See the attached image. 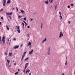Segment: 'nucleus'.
Listing matches in <instances>:
<instances>
[{
	"mask_svg": "<svg viewBox=\"0 0 75 75\" xmlns=\"http://www.w3.org/2000/svg\"><path fill=\"white\" fill-rule=\"evenodd\" d=\"M26 53H27V52L26 51L24 53V54L23 55L22 57V59H21V61H23V59H24V57H25V54Z\"/></svg>",
	"mask_w": 75,
	"mask_h": 75,
	"instance_id": "obj_1",
	"label": "nucleus"
},
{
	"mask_svg": "<svg viewBox=\"0 0 75 75\" xmlns=\"http://www.w3.org/2000/svg\"><path fill=\"white\" fill-rule=\"evenodd\" d=\"M5 37L3 36L2 38V41L3 42V44H4L5 43Z\"/></svg>",
	"mask_w": 75,
	"mask_h": 75,
	"instance_id": "obj_2",
	"label": "nucleus"
},
{
	"mask_svg": "<svg viewBox=\"0 0 75 75\" xmlns=\"http://www.w3.org/2000/svg\"><path fill=\"white\" fill-rule=\"evenodd\" d=\"M6 14L7 15V16H11V15H12V14H13V13L12 12H11V13H6Z\"/></svg>",
	"mask_w": 75,
	"mask_h": 75,
	"instance_id": "obj_3",
	"label": "nucleus"
},
{
	"mask_svg": "<svg viewBox=\"0 0 75 75\" xmlns=\"http://www.w3.org/2000/svg\"><path fill=\"white\" fill-rule=\"evenodd\" d=\"M62 36H63V34H62V32H60V34L59 35V38H61Z\"/></svg>",
	"mask_w": 75,
	"mask_h": 75,
	"instance_id": "obj_4",
	"label": "nucleus"
},
{
	"mask_svg": "<svg viewBox=\"0 0 75 75\" xmlns=\"http://www.w3.org/2000/svg\"><path fill=\"white\" fill-rule=\"evenodd\" d=\"M3 6H4L6 5V0H3Z\"/></svg>",
	"mask_w": 75,
	"mask_h": 75,
	"instance_id": "obj_5",
	"label": "nucleus"
},
{
	"mask_svg": "<svg viewBox=\"0 0 75 75\" xmlns=\"http://www.w3.org/2000/svg\"><path fill=\"white\" fill-rule=\"evenodd\" d=\"M28 65V63H27L25 65V69L27 68V65Z\"/></svg>",
	"mask_w": 75,
	"mask_h": 75,
	"instance_id": "obj_6",
	"label": "nucleus"
},
{
	"mask_svg": "<svg viewBox=\"0 0 75 75\" xmlns=\"http://www.w3.org/2000/svg\"><path fill=\"white\" fill-rule=\"evenodd\" d=\"M19 47V45L18 46L16 45L14 47V49H17V48H18Z\"/></svg>",
	"mask_w": 75,
	"mask_h": 75,
	"instance_id": "obj_7",
	"label": "nucleus"
},
{
	"mask_svg": "<svg viewBox=\"0 0 75 75\" xmlns=\"http://www.w3.org/2000/svg\"><path fill=\"white\" fill-rule=\"evenodd\" d=\"M6 29L8 31V30H10V28H8V25H6Z\"/></svg>",
	"mask_w": 75,
	"mask_h": 75,
	"instance_id": "obj_8",
	"label": "nucleus"
},
{
	"mask_svg": "<svg viewBox=\"0 0 75 75\" xmlns=\"http://www.w3.org/2000/svg\"><path fill=\"white\" fill-rule=\"evenodd\" d=\"M9 56H11V57H12L13 56V53L12 52H11V53H9Z\"/></svg>",
	"mask_w": 75,
	"mask_h": 75,
	"instance_id": "obj_9",
	"label": "nucleus"
},
{
	"mask_svg": "<svg viewBox=\"0 0 75 75\" xmlns=\"http://www.w3.org/2000/svg\"><path fill=\"white\" fill-rule=\"evenodd\" d=\"M34 51V50H32L31 52H29V54H30V55H31L32 54V53Z\"/></svg>",
	"mask_w": 75,
	"mask_h": 75,
	"instance_id": "obj_10",
	"label": "nucleus"
},
{
	"mask_svg": "<svg viewBox=\"0 0 75 75\" xmlns=\"http://www.w3.org/2000/svg\"><path fill=\"white\" fill-rule=\"evenodd\" d=\"M47 41V38H45L44 40H43L42 41V43H44L45 41Z\"/></svg>",
	"mask_w": 75,
	"mask_h": 75,
	"instance_id": "obj_11",
	"label": "nucleus"
},
{
	"mask_svg": "<svg viewBox=\"0 0 75 75\" xmlns=\"http://www.w3.org/2000/svg\"><path fill=\"white\" fill-rule=\"evenodd\" d=\"M11 3V1H10V0H8L7 1V4H9V3Z\"/></svg>",
	"mask_w": 75,
	"mask_h": 75,
	"instance_id": "obj_12",
	"label": "nucleus"
},
{
	"mask_svg": "<svg viewBox=\"0 0 75 75\" xmlns=\"http://www.w3.org/2000/svg\"><path fill=\"white\" fill-rule=\"evenodd\" d=\"M31 45V42H29L28 43V46H30Z\"/></svg>",
	"mask_w": 75,
	"mask_h": 75,
	"instance_id": "obj_13",
	"label": "nucleus"
},
{
	"mask_svg": "<svg viewBox=\"0 0 75 75\" xmlns=\"http://www.w3.org/2000/svg\"><path fill=\"white\" fill-rule=\"evenodd\" d=\"M21 13H25V11H24L21 10Z\"/></svg>",
	"mask_w": 75,
	"mask_h": 75,
	"instance_id": "obj_14",
	"label": "nucleus"
},
{
	"mask_svg": "<svg viewBox=\"0 0 75 75\" xmlns=\"http://www.w3.org/2000/svg\"><path fill=\"white\" fill-rule=\"evenodd\" d=\"M28 59H29L28 57H27V58L25 59V60H24L25 61H27V60H28Z\"/></svg>",
	"mask_w": 75,
	"mask_h": 75,
	"instance_id": "obj_15",
	"label": "nucleus"
},
{
	"mask_svg": "<svg viewBox=\"0 0 75 75\" xmlns=\"http://www.w3.org/2000/svg\"><path fill=\"white\" fill-rule=\"evenodd\" d=\"M16 27L17 28V29H18V30L20 29V26H16Z\"/></svg>",
	"mask_w": 75,
	"mask_h": 75,
	"instance_id": "obj_16",
	"label": "nucleus"
},
{
	"mask_svg": "<svg viewBox=\"0 0 75 75\" xmlns=\"http://www.w3.org/2000/svg\"><path fill=\"white\" fill-rule=\"evenodd\" d=\"M30 70H28V71H26V74H27V72H30Z\"/></svg>",
	"mask_w": 75,
	"mask_h": 75,
	"instance_id": "obj_17",
	"label": "nucleus"
},
{
	"mask_svg": "<svg viewBox=\"0 0 75 75\" xmlns=\"http://www.w3.org/2000/svg\"><path fill=\"white\" fill-rule=\"evenodd\" d=\"M17 31L18 32V33H20V29L17 30Z\"/></svg>",
	"mask_w": 75,
	"mask_h": 75,
	"instance_id": "obj_18",
	"label": "nucleus"
},
{
	"mask_svg": "<svg viewBox=\"0 0 75 75\" xmlns=\"http://www.w3.org/2000/svg\"><path fill=\"white\" fill-rule=\"evenodd\" d=\"M7 61L8 62V64H9L10 63V60H8L7 59Z\"/></svg>",
	"mask_w": 75,
	"mask_h": 75,
	"instance_id": "obj_19",
	"label": "nucleus"
},
{
	"mask_svg": "<svg viewBox=\"0 0 75 75\" xmlns=\"http://www.w3.org/2000/svg\"><path fill=\"white\" fill-rule=\"evenodd\" d=\"M45 3H46V4H48V1H46L45 2Z\"/></svg>",
	"mask_w": 75,
	"mask_h": 75,
	"instance_id": "obj_20",
	"label": "nucleus"
},
{
	"mask_svg": "<svg viewBox=\"0 0 75 75\" xmlns=\"http://www.w3.org/2000/svg\"><path fill=\"white\" fill-rule=\"evenodd\" d=\"M41 28L42 29V23H41Z\"/></svg>",
	"mask_w": 75,
	"mask_h": 75,
	"instance_id": "obj_21",
	"label": "nucleus"
},
{
	"mask_svg": "<svg viewBox=\"0 0 75 75\" xmlns=\"http://www.w3.org/2000/svg\"><path fill=\"white\" fill-rule=\"evenodd\" d=\"M18 74V72H17L15 73V75H17V74Z\"/></svg>",
	"mask_w": 75,
	"mask_h": 75,
	"instance_id": "obj_22",
	"label": "nucleus"
},
{
	"mask_svg": "<svg viewBox=\"0 0 75 75\" xmlns=\"http://www.w3.org/2000/svg\"><path fill=\"white\" fill-rule=\"evenodd\" d=\"M57 5H56L55 6V10H57Z\"/></svg>",
	"mask_w": 75,
	"mask_h": 75,
	"instance_id": "obj_23",
	"label": "nucleus"
},
{
	"mask_svg": "<svg viewBox=\"0 0 75 75\" xmlns=\"http://www.w3.org/2000/svg\"><path fill=\"white\" fill-rule=\"evenodd\" d=\"M22 24L23 25V26L24 27V23L23 22L22 23Z\"/></svg>",
	"mask_w": 75,
	"mask_h": 75,
	"instance_id": "obj_24",
	"label": "nucleus"
},
{
	"mask_svg": "<svg viewBox=\"0 0 75 75\" xmlns=\"http://www.w3.org/2000/svg\"><path fill=\"white\" fill-rule=\"evenodd\" d=\"M24 20H25V21H26V18H23Z\"/></svg>",
	"mask_w": 75,
	"mask_h": 75,
	"instance_id": "obj_25",
	"label": "nucleus"
},
{
	"mask_svg": "<svg viewBox=\"0 0 75 75\" xmlns=\"http://www.w3.org/2000/svg\"><path fill=\"white\" fill-rule=\"evenodd\" d=\"M8 17L9 18H10V19H11V18H12L11 17V16H8Z\"/></svg>",
	"mask_w": 75,
	"mask_h": 75,
	"instance_id": "obj_26",
	"label": "nucleus"
},
{
	"mask_svg": "<svg viewBox=\"0 0 75 75\" xmlns=\"http://www.w3.org/2000/svg\"><path fill=\"white\" fill-rule=\"evenodd\" d=\"M60 17L61 19L62 18V16H61V15H60Z\"/></svg>",
	"mask_w": 75,
	"mask_h": 75,
	"instance_id": "obj_27",
	"label": "nucleus"
},
{
	"mask_svg": "<svg viewBox=\"0 0 75 75\" xmlns=\"http://www.w3.org/2000/svg\"><path fill=\"white\" fill-rule=\"evenodd\" d=\"M4 54H5V55H7V53H6V52H4Z\"/></svg>",
	"mask_w": 75,
	"mask_h": 75,
	"instance_id": "obj_28",
	"label": "nucleus"
},
{
	"mask_svg": "<svg viewBox=\"0 0 75 75\" xmlns=\"http://www.w3.org/2000/svg\"><path fill=\"white\" fill-rule=\"evenodd\" d=\"M3 8H1V10H0V12H1V11H3Z\"/></svg>",
	"mask_w": 75,
	"mask_h": 75,
	"instance_id": "obj_29",
	"label": "nucleus"
},
{
	"mask_svg": "<svg viewBox=\"0 0 75 75\" xmlns=\"http://www.w3.org/2000/svg\"><path fill=\"white\" fill-rule=\"evenodd\" d=\"M70 5L71 6H74L73 4H70Z\"/></svg>",
	"mask_w": 75,
	"mask_h": 75,
	"instance_id": "obj_30",
	"label": "nucleus"
},
{
	"mask_svg": "<svg viewBox=\"0 0 75 75\" xmlns=\"http://www.w3.org/2000/svg\"><path fill=\"white\" fill-rule=\"evenodd\" d=\"M67 61H66V63H65V65H67Z\"/></svg>",
	"mask_w": 75,
	"mask_h": 75,
	"instance_id": "obj_31",
	"label": "nucleus"
},
{
	"mask_svg": "<svg viewBox=\"0 0 75 75\" xmlns=\"http://www.w3.org/2000/svg\"><path fill=\"white\" fill-rule=\"evenodd\" d=\"M18 17V18H21L22 17V16H19Z\"/></svg>",
	"mask_w": 75,
	"mask_h": 75,
	"instance_id": "obj_32",
	"label": "nucleus"
},
{
	"mask_svg": "<svg viewBox=\"0 0 75 75\" xmlns=\"http://www.w3.org/2000/svg\"><path fill=\"white\" fill-rule=\"evenodd\" d=\"M1 37L0 36V41H1Z\"/></svg>",
	"mask_w": 75,
	"mask_h": 75,
	"instance_id": "obj_33",
	"label": "nucleus"
},
{
	"mask_svg": "<svg viewBox=\"0 0 75 75\" xmlns=\"http://www.w3.org/2000/svg\"><path fill=\"white\" fill-rule=\"evenodd\" d=\"M27 28H30V26H29V25H28Z\"/></svg>",
	"mask_w": 75,
	"mask_h": 75,
	"instance_id": "obj_34",
	"label": "nucleus"
},
{
	"mask_svg": "<svg viewBox=\"0 0 75 75\" xmlns=\"http://www.w3.org/2000/svg\"><path fill=\"white\" fill-rule=\"evenodd\" d=\"M13 40H14V41H16V38H14L13 39Z\"/></svg>",
	"mask_w": 75,
	"mask_h": 75,
	"instance_id": "obj_35",
	"label": "nucleus"
},
{
	"mask_svg": "<svg viewBox=\"0 0 75 75\" xmlns=\"http://www.w3.org/2000/svg\"><path fill=\"white\" fill-rule=\"evenodd\" d=\"M59 15L61 16V12L60 11H59Z\"/></svg>",
	"mask_w": 75,
	"mask_h": 75,
	"instance_id": "obj_36",
	"label": "nucleus"
},
{
	"mask_svg": "<svg viewBox=\"0 0 75 75\" xmlns=\"http://www.w3.org/2000/svg\"><path fill=\"white\" fill-rule=\"evenodd\" d=\"M68 23L69 24H70L71 23V22L70 21H69Z\"/></svg>",
	"mask_w": 75,
	"mask_h": 75,
	"instance_id": "obj_37",
	"label": "nucleus"
},
{
	"mask_svg": "<svg viewBox=\"0 0 75 75\" xmlns=\"http://www.w3.org/2000/svg\"><path fill=\"white\" fill-rule=\"evenodd\" d=\"M68 8H70V6H68Z\"/></svg>",
	"mask_w": 75,
	"mask_h": 75,
	"instance_id": "obj_38",
	"label": "nucleus"
},
{
	"mask_svg": "<svg viewBox=\"0 0 75 75\" xmlns=\"http://www.w3.org/2000/svg\"><path fill=\"white\" fill-rule=\"evenodd\" d=\"M52 1H53V0H52L50 1V3H52Z\"/></svg>",
	"mask_w": 75,
	"mask_h": 75,
	"instance_id": "obj_39",
	"label": "nucleus"
},
{
	"mask_svg": "<svg viewBox=\"0 0 75 75\" xmlns=\"http://www.w3.org/2000/svg\"><path fill=\"white\" fill-rule=\"evenodd\" d=\"M16 8L17 9V11H18V9L17 8V7H16Z\"/></svg>",
	"mask_w": 75,
	"mask_h": 75,
	"instance_id": "obj_40",
	"label": "nucleus"
},
{
	"mask_svg": "<svg viewBox=\"0 0 75 75\" xmlns=\"http://www.w3.org/2000/svg\"><path fill=\"white\" fill-rule=\"evenodd\" d=\"M1 19H2V20H3V17H1Z\"/></svg>",
	"mask_w": 75,
	"mask_h": 75,
	"instance_id": "obj_41",
	"label": "nucleus"
},
{
	"mask_svg": "<svg viewBox=\"0 0 75 75\" xmlns=\"http://www.w3.org/2000/svg\"><path fill=\"white\" fill-rule=\"evenodd\" d=\"M9 41H10V40H9V39H8V42H9Z\"/></svg>",
	"mask_w": 75,
	"mask_h": 75,
	"instance_id": "obj_42",
	"label": "nucleus"
},
{
	"mask_svg": "<svg viewBox=\"0 0 75 75\" xmlns=\"http://www.w3.org/2000/svg\"><path fill=\"white\" fill-rule=\"evenodd\" d=\"M25 69H24V71H23V72H25Z\"/></svg>",
	"mask_w": 75,
	"mask_h": 75,
	"instance_id": "obj_43",
	"label": "nucleus"
},
{
	"mask_svg": "<svg viewBox=\"0 0 75 75\" xmlns=\"http://www.w3.org/2000/svg\"><path fill=\"white\" fill-rule=\"evenodd\" d=\"M1 22H0V25H1Z\"/></svg>",
	"mask_w": 75,
	"mask_h": 75,
	"instance_id": "obj_44",
	"label": "nucleus"
},
{
	"mask_svg": "<svg viewBox=\"0 0 75 75\" xmlns=\"http://www.w3.org/2000/svg\"><path fill=\"white\" fill-rule=\"evenodd\" d=\"M25 24V26H27V23H26V24Z\"/></svg>",
	"mask_w": 75,
	"mask_h": 75,
	"instance_id": "obj_45",
	"label": "nucleus"
},
{
	"mask_svg": "<svg viewBox=\"0 0 75 75\" xmlns=\"http://www.w3.org/2000/svg\"><path fill=\"white\" fill-rule=\"evenodd\" d=\"M31 72H30L29 74V75H31Z\"/></svg>",
	"mask_w": 75,
	"mask_h": 75,
	"instance_id": "obj_46",
	"label": "nucleus"
},
{
	"mask_svg": "<svg viewBox=\"0 0 75 75\" xmlns=\"http://www.w3.org/2000/svg\"><path fill=\"white\" fill-rule=\"evenodd\" d=\"M24 23L25 24L27 23H26V22H24Z\"/></svg>",
	"mask_w": 75,
	"mask_h": 75,
	"instance_id": "obj_47",
	"label": "nucleus"
},
{
	"mask_svg": "<svg viewBox=\"0 0 75 75\" xmlns=\"http://www.w3.org/2000/svg\"><path fill=\"white\" fill-rule=\"evenodd\" d=\"M33 20V19H30V20H31V21H32V20Z\"/></svg>",
	"mask_w": 75,
	"mask_h": 75,
	"instance_id": "obj_48",
	"label": "nucleus"
},
{
	"mask_svg": "<svg viewBox=\"0 0 75 75\" xmlns=\"http://www.w3.org/2000/svg\"><path fill=\"white\" fill-rule=\"evenodd\" d=\"M14 10V8H13L12 9V10Z\"/></svg>",
	"mask_w": 75,
	"mask_h": 75,
	"instance_id": "obj_49",
	"label": "nucleus"
},
{
	"mask_svg": "<svg viewBox=\"0 0 75 75\" xmlns=\"http://www.w3.org/2000/svg\"><path fill=\"white\" fill-rule=\"evenodd\" d=\"M62 75H64V73H62Z\"/></svg>",
	"mask_w": 75,
	"mask_h": 75,
	"instance_id": "obj_50",
	"label": "nucleus"
},
{
	"mask_svg": "<svg viewBox=\"0 0 75 75\" xmlns=\"http://www.w3.org/2000/svg\"><path fill=\"white\" fill-rule=\"evenodd\" d=\"M18 71H20V69H18Z\"/></svg>",
	"mask_w": 75,
	"mask_h": 75,
	"instance_id": "obj_51",
	"label": "nucleus"
},
{
	"mask_svg": "<svg viewBox=\"0 0 75 75\" xmlns=\"http://www.w3.org/2000/svg\"><path fill=\"white\" fill-rule=\"evenodd\" d=\"M50 50V47H49V50Z\"/></svg>",
	"mask_w": 75,
	"mask_h": 75,
	"instance_id": "obj_52",
	"label": "nucleus"
},
{
	"mask_svg": "<svg viewBox=\"0 0 75 75\" xmlns=\"http://www.w3.org/2000/svg\"><path fill=\"white\" fill-rule=\"evenodd\" d=\"M22 46H23V45H21V47H22Z\"/></svg>",
	"mask_w": 75,
	"mask_h": 75,
	"instance_id": "obj_53",
	"label": "nucleus"
},
{
	"mask_svg": "<svg viewBox=\"0 0 75 75\" xmlns=\"http://www.w3.org/2000/svg\"><path fill=\"white\" fill-rule=\"evenodd\" d=\"M8 21H10V20H9V19H8Z\"/></svg>",
	"mask_w": 75,
	"mask_h": 75,
	"instance_id": "obj_54",
	"label": "nucleus"
},
{
	"mask_svg": "<svg viewBox=\"0 0 75 75\" xmlns=\"http://www.w3.org/2000/svg\"><path fill=\"white\" fill-rule=\"evenodd\" d=\"M23 22H24H24H25V21H23Z\"/></svg>",
	"mask_w": 75,
	"mask_h": 75,
	"instance_id": "obj_55",
	"label": "nucleus"
},
{
	"mask_svg": "<svg viewBox=\"0 0 75 75\" xmlns=\"http://www.w3.org/2000/svg\"><path fill=\"white\" fill-rule=\"evenodd\" d=\"M14 65H16V63L14 64Z\"/></svg>",
	"mask_w": 75,
	"mask_h": 75,
	"instance_id": "obj_56",
	"label": "nucleus"
},
{
	"mask_svg": "<svg viewBox=\"0 0 75 75\" xmlns=\"http://www.w3.org/2000/svg\"><path fill=\"white\" fill-rule=\"evenodd\" d=\"M48 55H50V53H48Z\"/></svg>",
	"mask_w": 75,
	"mask_h": 75,
	"instance_id": "obj_57",
	"label": "nucleus"
},
{
	"mask_svg": "<svg viewBox=\"0 0 75 75\" xmlns=\"http://www.w3.org/2000/svg\"><path fill=\"white\" fill-rule=\"evenodd\" d=\"M48 51H49V52H50V50H48Z\"/></svg>",
	"mask_w": 75,
	"mask_h": 75,
	"instance_id": "obj_58",
	"label": "nucleus"
},
{
	"mask_svg": "<svg viewBox=\"0 0 75 75\" xmlns=\"http://www.w3.org/2000/svg\"><path fill=\"white\" fill-rule=\"evenodd\" d=\"M51 0H49V1H51Z\"/></svg>",
	"mask_w": 75,
	"mask_h": 75,
	"instance_id": "obj_59",
	"label": "nucleus"
},
{
	"mask_svg": "<svg viewBox=\"0 0 75 75\" xmlns=\"http://www.w3.org/2000/svg\"><path fill=\"white\" fill-rule=\"evenodd\" d=\"M6 65H7V63L6 64Z\"/></svg>",
	"mask_w": 75,
	"mask_h": 75,
	"instance_id": "obj_60",
	"label": "nucleus"
},
{
	"mask_svg": "<svg viewBox=\"0 0 75 75\" xmlns=\"http://www.w3.org/2000/svg\"><path fill=\"white\" fill-rule=\"evenodd\" d=\"M66 59H67V56H66Z\"/></svg>",
	"mask_w": 75,
	"mask_h": 75,
	"instance_id": "obj_61",
	"label": "nucleus"
},
{
	"mask_svg": "<svg viewBox=\"0 0 75 75\" xmlns=\"http://www.w3.org/2000/svg\"><path fill=\"white\" fill-rule=\"evenodd\" d=\"M13 62H14V61H13Z\"/></svg>",
	"mask_w": 75,
	"mask_h": 75,
	"instance_id": "obj_62",
	"label": "nucleus"
},
{
	"mask_svg": "<svg viewBox=\"0 0 75 75\" xmlns=\"http://www.w3.org/2000/svg\"><path fill=\"white\" fill-rule=\"evenodd\" d=\"M52 7V6H51V8Z\"/></svg>",
	"mask_w": 75,
	"mask_h": 75,
	"instance_id": "obj_63",
	"label": "nucleus"
},
{
	"mask_svg": "<svg viewBox=\"0 0 75 75\" xmlns=\"http://www.w3.org/2000/svg\"><path fill=\"white\" fill-rule=\"evenodd\" d=\"M9 45H10V43H9Z\"/></svg>",
	"mask_w": 75,
	"mask_h": 75,
	"instance_id": "obj_64",
	"label": "nucleus"
}]
</instances>
